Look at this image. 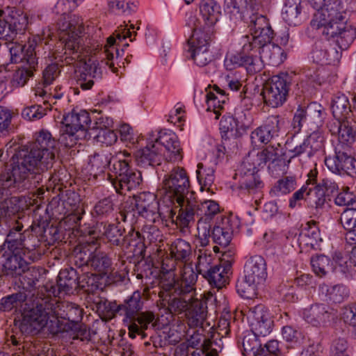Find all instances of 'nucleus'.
Here are the masks:
<instances>
[{
    "label": "nucleus",
    "mask_w": 356,
    "mask_h": 356,
    "mask_svg": "<svg viewBox=\"0 0 356 356\" xmlns=\"http://www.w3.org/2000/svg\"><path fill=\"white\" fill-rule=\"evenodd\" d=\"M258 172L259 170H254V168L240 166L238 169L240 188L246 190L249 193H255L262 189L264 184Z\"/></svg>",
    "instance_id": "obj_29"
},
{
    "label": "nucleus",
    "mask_w": 356,
    "mask_h": 356,
    "mask_svg": "<svg viewBox=\"0 0 356 356\" xmlns=\"http://www.w3.org/2000/svg\"><path fill=\"white\" fill-rule=\"evenodd\" d=\"M61 122L59 140L65 147H72L79 139L86 136L91 120L86 111L72 110L63 115Z\"/></svg>",
    "instance_id": "obj_5"
},
{
    "label": "nucleus",
    "mask_w": 356,
    "mask_h": 356,
    "mask_svg": "<svg viewBox=\"0 0 356 356\" xmlns=\"http://www.w3.org/2000/svg\"><path fill=\"white\" fill-rule=\"evenodd\" d=\"M334 20H347L346 9L340 0H328L324 7L314 15L310 26L313 29L318 30L322 22Z\"/></svg>",
    "instance_id": "obj_12"
},
{
    "label": "nucleus",
    "mask_w": 356,
    "mask_h": 356,
    "mask_svg": "<svg viewBox=\"0 0 356 356\" xmlns=\"http://www.w3.org/2000/svg\"><path fill=\"white\" fill-rule=\"evenodd\" d=\"M318 30L327 39L336 38V43L341 50L347 49L356 37L355 29L347 24V20L322 22Z\"/></svg>",
    "instance_id": "obj_11"
},
{
    "label": "nucleus",
    "mask_w": 356,
    "mask_h": 356,
    "mask_svg": "<svg viewBox=\"0 0 356 356\" xmlns=\"http://www.w3.org/2000/svg\"><path fill=\"white\" fill-rule=\"evenodd\" d=\"M311 264L314 273L319 277L325 276L330 269V260L325 255L313 257Z\"/></svg>",
    "instance_id": "obj_56"
},
{
    "label": "nucleus",
    "mask_w": 356,
    "mask_h": 356,
    "mask_svg": "<svg viewBox=\"0 0 356 356\" xmlns=\"http://www.w3.org/2000/svg\"><path fill=\"white\" fill-rule=\"evenodd\" d=\"M257 4L254 0H225V10L235 22L246 17Z\"/></svg>",
    "instance_id": "obj_31"
},
{
    "label": "nucleus",
    "mask_w": 356,
    "mask_h": 356,
    "mask_svg": "<svg viewBox=\"0 0 356 356\" xmlns=\"http://www.w3.org/2000/svg\"><path fill=\"white\" fill-rule=\"evenodd\" d=\"M215 29L205 28L204 26L195 23L192 35L188 40V48L208 47Z\"/></svg>",
    "instance_id": "obj_34"
},
{
    "label": "nucleus",
    "mask_w": 356,
    "mask_h": 356,
    "mask_svg": "<svg viewBox=\"0 0 356 356\" xmlns=\"http://www.w3.org/2000/svg\"><path fill=\"white\" fill-rule=\"evenodd\" d=\"M142 294L140 291H136L124 304L118 305L114 310V315L124 316V321H131L142 309L143 302L141 300Z\"/></svg>",
    "instance_id": "obj_27"
},
{
    "label": "nucleus",
    "mask_w": 356,
    "mask_h": 356,
    "mask_svg": "<svg viewBox=\"0 0 356 356\" xmlns=\"http://www.w3.org/2000/svg\"><path fill=\"white\" fill-rule=\"evenodd\" d=\"M249 50L243 49L240 52H228L226 54L224 65L227 70H233L239 67H245L249 73H256L260 71L262 64L260 63L257 57L252 55L246 54L245 52Z\"/></svg>",
    "instance_id": "obj_15"
},
{
    "label": "nucleus",
    "mask_w": 356,
    "mask_h": 356,
    "mask_svg": "<svg viewBox=\"0 0 356 356\" xmlns=\"http://www.w3.org/2000/svg\"><path fill=\"white\" fill-rule=\"evenodd\" d=\"M127 26H120L113 35L107 38L104 51L92 54L89 48L82 44L81 35L83 31V22L81 18L73 15L69 20L59 24L60 40L65 44V54L70 55L65 58V63L74 65L79 69L80 74L77 76L76 83L81 89H90L95 84V79L100 76L102 67L99 60L113 72H117L115 63L120 56L117 46L127 38L134 41L137 35L135 29H140L134 24H130L129 28Z\"/></svg>",
    "instance_id": "obj_1"
},
{
    "label": "nucleus",
    "mask_w": 356,
    "mask_h": 356,
    "mask_svg": "<svg viewBox=\"0 0 356 356\" xmlns=\"http://www.w3.org/2000/svg\"><path fill=\"white\" fill-rule=\"evenodd\" d=\"M10 169L0 174V187L11 192L22 191L36 186L42 180L41 174L51 165L30 145L22 146L14 156Z\"/></svg>",
    "instance_id": "obj_2"
},
{
    "label": "nucleus",
    "mask_w": 356,
    "mask_h": 356,
    "mask_svg": "<svg viewBox=\"0 0 356 356\" xmlns=\"http://www.w3.org/2000/svg\"><path fill=\"white\" fill-rule=\"evenodd\" d=\"M259 7V4H254L252 13L250 12L246 17L241 19L248 24L252 36V40L244 44V50H254L258 44L270 42L273 38V31L267 18L257 13Z\"/></svg>",
    "instance_id": "obj_8"
},
{
    "label": "nucleus",
    "mask_w": 356,
    "mask_h": 356,
    "mask_svg": "<svg viewBox=\"0 0 356 356\" xmlns=\"http://www.w3.org/2000/svg\"><path fill=\"white\" fill-rule=\"evenodd\" d=\"M335 316L334 309L323 304H315L303 312V318L314 326H321L330 322Z\"/></svg>",
    "instance_id": "obj_23"
},
{
    "label": "nucleus",
    "mask_w": 356,
    "mask_h": 356,
    "mask_svg": "<svg viewBox=\"0 0 356 356\" xmlns=\"http://www.w3.org/2000/svg\"><path fill=\"white\" fill-rule=\"evenodd\" d=\"M232 275V264L229 261H222L215 264L203 277L209 284L217 289H221L229 283Z\"/></svg>",
    "instance_id": "obj_20"
},
{
    "label": "nucleus",
    "mask_w": 356,
    "mask_h": 356,
    "mask_svg": "<svg viewBox=\"0 0 356 356\" xmlns=\"http://www.w3.org/2000/svg\"><path fill=\"white\" fill-rule=\"evenodd\" d=\"M104 235L108 241L114 245H119L122 241V231L116 225L110 224L104 227Z\"/></svg>",
    "instance_id": "obj_63"
},
{
    "label": "nucleus",
    "mask_w": 356,
    "mask_h": 356,
    "mask_svg": "<svg viewBox=\"0 0 356 356\" xmlns=\"http://www.w3.org/2000/svg\"><path fill=\"white\" fill-rule=\"evenodd\" d=\"M159 143L162 147L163 161L179 163L184 157L183 149L177 136L173 132H159Z\"/></svg>",
    "instance_id": "obj_17"
},
{
    "label": "nucleus",
    "mask_w": 356,
    "mask_h": 356,
    "mask_svg": "<svg viewBox=\"0 0 356 356\" xmlns=\"http://www.w3.org/2000/svg\"><path fill=\"white\" fill-rule=\"evenodd\" d=\"M305 140L309 149V157L312 156L323 147L324 137L320 132L314 131Z\"/></svg>",
    "instance_id": "obj_62"
},
{
    "label": "nucleus",
    "mask_w": 356,
    "mask_h": 356,
    "mask_svg": "<svg viewBox=\"0 0 356 356\" xmlns=\"http://www.w3.org/2000/svg\"><path fill=\"white\" fill-rule=\"evenodd\" d=\"M154 319L155 316L152 312H140L134 320L129 321V336L132 339H134L136 334L141 335L142 338L146 337L147 335L144 331L147 330L150 324L152 327H154L153 323Z\"/></svg>",
    "instance_id": "obj_32"
},
{
    "label": "nucleus",
    "mask_w": 356,
    "mask_h": 356,
    "mask_svg": "<svg viewBox=\"0 0 356 356\" xmlns=\"http://www.w3.org/2000/svg\"><path fill=\"white\" fill-rule=\"evenodd\" d=\"M255 49H259L260 54V63H266L272 66H278L282 64L286 58L284 50L277 44L271 43L270 41L264 44H258Z\"/></svg>",
    "instance_id": "obj_25"
},
{
    "label": "nucleus",
    "mask_w": 356,
    "mask_h": 356,
    "mask_svg": "<svg viewBox=\"0 0 356 356\" xmlns=\"http://www.w3.org/2000/svg\"><path fill=\"white\" fill-rule=\"evenodd\" d=\"M326 296L330 301L334 303H341L348 299L349 290L343 284H337L327 287Z\"/></svg>",
    "instance_id": "obj_53"
},
{
    "label": "nucleus",
    "mask_w": 356,
    "mask_h": 356,
    "mask_svg": "<svg viewBox=\"0 0 356 356\" xmlns=\"http://www.w3.org/2000/svg\"><path fill=\"white\" fill-rule=\"evenodd\" d=\"M280 145L277 144V147L269 145L260 151H250L244 158L241 166L258 170V168H264L267 162H270L268 170L273 175H279V171H282L280 168L284 167V161L280 159Z\"/></svg>",
    "instance_id": "obj_7"
},
{
    "label": "nucleus",
    "mask_w": 356,
    "mask_h": 356,
    "mask_svg": "<svg viewBox=\"0 0 356 356\" xmlns=\"http://www.w3.org/2000/svg\"><path fill=\"white\" fill-rule=\"evenodd\" d=\"M188 51L191 52L192 59L199 66H204L211 60L208 47L188 48Z\"/></svg>",
    "instance_id": "obj_61"
},
{
    "label": "nucleus",
    "mask_w": 356,
    "mask_h": 356,
    "mask_svg": "<svg viewBox=\"0 0 356 356\" xmlns=\"http://www.w3.org/2000/svg\"><path fill=\"white\" fill-rule=\"evenodd\" d=\"M327 127L332 135L337 136L339 143L341 145L348 147L355 141V131L346 120H331L327 124Z\"/></svg>",
    "instance_id": "obj_30"
},
{
    "label": "nucleus",
    "mask_w": 356,
    "mask_h": 356,
    "mask_svg": "<svg viewBox=\"0 0 356 356\" xmlns=\"http://www.w3.org/2000/svg\"><path fill=\"white\" fill-rule=\"evenodd\" d=\"M214 172L215 170L213 167L207 166L202 163H198L196 174L201 191L211 190L215 179Z\"/></svg>",
    "instance_id": "obj_42"
},
{
    "label": "nucleus",
    "mask_w": 356,
    "mask_h": 356,
    "mask_svg": "<svg viewBox=\"0 0 356 356\" xmlns=\"http://www.w3.org/2000/svg\"><path fill=\"white\" fill-rule=\"evenodd\" d=\"M160 289L161 291L159 293V296L161 298V305L165 307L167 304L168 310L170 314H179L184 311L186 312L189 305V302H191V300L196 296H191V298H190L189 296H181L172 292H165L163 296H161L163 293L162 289Z\"/></svg>",
    "instance_id": "obj_28"
},
{
    "label": "nucleus",
    "mask_w": 356,
    "mask_h": 356,
    "mask_svg": "<svg viewBox=\"0 0 356 356\" xmlns=\"http://www.w3.org/2000/svg\"><path fill=\"white\" fill-rule=\"evenodd\" d=\"M131 161V156L127 152H123L117 154L112 159V165L109 170L114 174V177L111 174H108V177L111 181V179H118L120 177L122 176L131 170L129 163Z\"/></svg>",
    "instance_id": "obj_36"
},
{
    "label": "nucleus",
    "mask_w": 356,
    "mask_h": 356,
    "mask_svg": "<svg viewBox=\"0 0 356 356\" xmlns=\"http://www.w3.org/2000/svg\"><path fill=\"white\" fill-rule=\"evenodd\" d=\"M259 285L257 283H251L248 279H245V275L241 280H238L236 282V288L238 293L244 298H252L255 295L256 286Z\"/></svg>",
    "instance_id": "obj_60"
},
{
    "label": "nucleus",
    "mask_w": 356,
    "mask_h": 356,
    "mask_svg": "<svg viewBox=\"0 0 356 356\" xmlns=\"http://www.w3.org/2000/svg\"><path fill=\"white\" fill-rule=\"evenodd\" d=\"M249 319L252 332L259 336L266 337L273 330V320L268 309L263 305H257L250 309Z\"/></svg>",
    "instance_id": "obj_13"
},
{
    "label": "nucleus",
    "mask_w": 356,
    "mask_h": 356,
    "mask_svg": "<svg viewBox=\"0 0 356 356\" xmlns=\"http://www.w3.org/2000/svg\"><path fill=\"white\" fill-rule=\"evenodd\" d=\"M264 102L273 108L282 106L288 96V90H261Z\"/></svg>",
    "instance_id": "obj_48"
},
{
    "label": "nucleus",
    "mask_w": 356,
    "mask_h": 356,
    "mask_svg": "<svg viewBox=\"0 0 356 356\" xmlns=\"http://www.w3.org/2000/svg\"><path fill=\"white\" fill-rule=\"evenodd\" d=\"M112 262L105 252L95 250L91 260V267L101 274L106 275L111 270Z\"/></svg>",
    "instance_id": "obj_46"
},
{
    "label": "nucleus",
    "mask_w": 356,
    "mask_h": 356,
    "mask_svg": "<svg viewBox=\"0 0 356 356\" xmlns=\"http://www.w3.org/2000/svg\"><path fill=\"white\" fill-rule=\"evenodd\" d=\"M141 181L140 172L132 169L127 173L122 175L118 179H111V184L117 193L125 194L126 192L136 188Z\"/></svg>",
    "instance_id": "obj_33"
},
{
    "label": "nucleus",
    "mask_w": 356,
    "mask_h": 356,
    "mask_svg": "<svg viewBox=\"0 0 356 356\" xmlns=\"http://www.w3.org/2000/svg\"><path fill=\"white\" fill-rule=\"evenodd\" d=\"M200 18L197 24L205 28H213L218 22L221 15L220 6L214 0H202L200 6Z\"/></svg>",
    "instance_id": "obj_26"
},
{
    "label": "nucleus",
    "mask_w": 356,
    "mask_h": 356,
    "mask_svg": "<svg viewBox=\"0 0 356 356\" xmlns=\"http://www.w3.org/2000/svg\"><path fill=\"white\" fill-rule=\"evenodd\" d=\"M293 76L287 72H281L270 78L263 89H288L292 86Z\"/></svg>",
    "instance_id": "obj_43"
},
{
    "label": "nucleus",
    "mask_w": 356,
    "mask_h": 356,
    "mask_svg": "<svg viewBox=\"0 0 356 356\" xmlns=\"http://www.w3.org/2000/svg\"><path fill=\"white\" fill-rule=\"evenodd\" d=\"M26 300V295L24 293H16L6 297L0 300V310L9 312L13 309H17L22 306V304Z\"/></svg>",
    "instance_id": "obj_49"
},
{
    "label": "nucleus",
    "mask_w": 356,
    "mask_h": 356,
    "mask_svg": "<svg viewBox=\"0 0 356 356\" xmlns=\"http://www.w3.org/2000/svg\"><path fill=\"white\" fill-rule=\"evenodd\" d=\"M135 206L138 214L150 221H154L159 213V203L154 193L143 192L135 197Z\"/></svg>",
    "instance_id": "obj_21"
},
{
    "label": "nucleus",
    "mask_w": 356,
    "mask_h": 356,
    "mask_svg": "<svg viewBox=\"0 0 356 356\" xmlns=\"http://www.w3.org/2000/svg\"><path fill=\"white\" fill-rule=\"evenodd\" d=\"M215 258L211 252L199 250L196 269L198 273L204 275L213 266Z\"/></svg>",
    "instance_id": "obj_50"
},
{
    "label": "nucleus",
    "mask_w": 356,
    "mask_h": 356,
    "mask_svg": "<svg viewBox=\"0 0 356 356\" xmlns=\"http://www.w3.org/2000/svg\"><path fill=\"white\" fill-rule=\"evenodd\" d=\"M213 225V220L208 217L200 216L197 223V237L200 241L202 246H206L209 243V238L211 236L210 231Z\"/></svg>",
    "instance_id": "obj_51"
},
{
    "label": "nucleus",
    "mask_w": 356,
    "mask_h": 356,
    "mask_svg": "<svg viewBox=\"0 0 356 356\" xmlns=\"http://www.w3.org/2000/svg\"><path fill=\"white\" fill-rule=\"evenodd\" d=\"M354 159L340 149L339 145L336 147L335 154L325 159V164L327 168L335 174L348 172L353 170L354 166Z\"/></svg>",
    "instance_id": "obj_22"
},
{
    "label": "nucleus",
    "mask_w": 356,
    "mask_h": 356,
    "mask_svg": "<svg viewBox=\"0 0 356 356\" xmlns=\"http://www.w3.org/2000/svg\"><path fill=\"white\" fill-rule=\"evenodd\" d=\"M77 280V273L74 268L61 270L57 280V295L61 296L71 293L78 286Z\"/></svg>",
    "instance_id": "obj_35"
},
{
    "label": "nucleus",
    "mask_w": 356,
    "mask_h": 356,
    "mask_svg": "<svg viewBox=\"0 0 356 356\" xmlns=\"http://www.w3.org/2000/svg\"><path fill=\"white\" fill-rule=\"evenodd\" d=\"M159 143V136L149 142L145 147L138 149L135 154L138 165L142 168L156 166L163 161L162 147Z\"/></svg>",
    "instance_id": "obj_16"
},
{
    "label": "nucleus",
    "mask_w": 356,
    "mask_h": 356,
    "mask_svg": "<svg viewBox=\"0 0 356 356\" xmlns=\"http://www.w3.org/2000/svg\"><path fill=\"white\" fill-rule=\"evenodd\" d=\"M193 195L194 193L191 192L189 200H186L184 205H181L176 218V224L181 228L182 232H185V229L188 228L190 224L194 222L195 216L208 217L213 220L220 212V206L216 202L207 200L198 204Z\"/></svg>",
    "instance_id": "obj_6"
},
{
    "label": "nucleus",
    "mask_w": 356,
    "mask_h": 356,
    "mask_svg": "<svg viewBox=\"0 0 356 356\" xmlns=\"http://www.w3.org/2000/svg\"><path fill=\"white\" fill-rule=\"evenodd\" d=\"M244 275L251 283L263 284L267 277L264 259L259 255L251 257L245 264Z\"/></svg>",
    "instance_id": "obj_19"
},
{
    "label": "nucleus",
    "mask_w": 356,
    "mask_h": 356,
    "mask_svg": "<svg viewBox=\"0 0 356 356\" xmlns=\"http://www.w3.org/2000/svg\"><path fill=\"white\" fill-rule=\"evenodd\" d=\"M301 0H286L282 9V18L289 24L296 26L300 23L302 11Z\"/></svg>",
    "instance_id": "obj_38"
},
{
    "label": "nucleus",
    "mask_w": 356,
    "mask_h": 356,
    "mask_svg": "<svg viewBox=\"0 0 356 356\" xmlns=\"http://www.w3.org/2000/svg\"><path fill=\"white\" fill-rule=\"evenodd\" d=\"M112 159L111 154H95L90 159V174L95 179L103 175L106 169L110 166Z\"/></svg>",
    "instance_id": "obj_41"
},
{
    "label": "nucleus",
    "mask_w": 356,
    "mask_h": 356,
    "mask_svg": "<svg viewBox=\"0 0 356 356\" xmlns=\"http://www.w3.org/2000/svg\"><path fill=\"white\" fill-rule=\"evenodd\" d=\"M93 252H94L88 248V245H79L76 247L74 250V257L76 265L79 267L85 265L91 266Z\"/></svg>",
    "instance_id": "obj_55"
},
{
    "label": "nucleus",
    "mask_w": 356,
    "mask_h": 356,
    "mask_svg": "<svg viewBox=\"0 0 356 356\" xmlns=\"http://www.w3.org/2000/svg\"><path fill=\"white\" fill-rule=\"evenodd\" d=\"M22 200L18 197H11L0 202V220L10 218L17 214L21 209Z\"/></svg>",
    "instance_id": "obj_44"
},
{
    "label": "nucleus",
    "mask_w": 356,
    "mask_h": 356,
    "mask_svg": "<svg viewBox=\"0 0 356 356\" xmlns=\"http://www.w3.org/2000/svg\"><path fill=\"white\" fill-rule=\"evenodd\" d=\"M340 222L345 229L356 227V209H345L340 216Z\"/></svg>",
    "instance_id": "obj_64"
},
{
    "label": "nucleus",
    "mask_w": 356,
    "mask_h": 356,
    "mask_svg": "<svg viewBox=\"0 0 356 356\" xmlns=\"http://www.w3.org/2000/svg\"><path fill=\"white\" fill-rule=\"evenodd\" d=\"M165 188L171 193L179 209L186 200H189L190 181L188 174L184 168L177 166L165 176L163 179Z\"/></svg>",
    "instance_id": "obj_10"
},
{
    "label": "nucleus",
    "mask_w": 356,
    "mask_h": 356,
    "mask_svg": "<svg viewBox=\"0 0 356 356\" xmlns=\"http://www.w3.org/2000/svg\"><path fill=\"white\" fill-rule=\"evenodd\" d=\"M296 185V178L293 177H285L279 179L270 191V195L273 197H278L286 195L293 191Z\"/></svg>",
    "instance_id": "obj_47"
},
{
    "label": "nucleus",
    "mask_w": 356,
    "mask_h": 356,
    "mask_svg": "<svg viewBox=\"0 0 356 356\" xmlns=\"http://www.w3.org/2000/svg\"><path fill=\"white\" fill-rule=\"evenodd\" d=\"M308 120L312 123H321L325 114L323 106L316 102H311L306 108Z\"/></svg>",
    "instance_id": "obj_59"
},
{
    "label": "nucleus",
    "mask_w": 356,
    "mask_h": 356,
    "mask_svg": "<svg viewBox=\"0 0 356 356\" xmlns=\"http://www.w3.org/2000/svg\"><path fill=\"white\" fill-rule=\"evenodd\" d=\"M316 176L317 172L316 170H311L309 172L306 185L302 186L300 189L295 192L289 200L290 207L294 208L296 205V202L302 199H305L308 202L309 195L311 193V188H309L308 186L316 184Z\"/></svg>",
    "instance_id": "obj_45"
},
{
    "label": "nucleus",
    "mask_w": 356,
    "mask_h": 356,
    "mask_svg": "<svg viewBox=\"0 0 356 356\" xmlns=\"http://www.w3.org/2000/svg\"><path fill=\"white\" fill-rule=\"evenodd\" d=\"M36 44L34 41H29L28 44H23L18 42L10 43L9 51L12 63H23L24 65L36 69L38 67V58L36 56Z\"/></svg>",
    "instance_id": "obj_14"
},
{
    "label": "nucleus",
    "mask_w": 356,
    "mask_h": 356,
    "mask_svg": "<svg viewBox=\"0 0 356 356\" xmlns=\"http://www.w3.org/2000/svg\"><path fill=\"white\" fill-rule=\"evenodd\" d=\"M82 317V309L74 303L57 302L55 299L43 300L38 302L35 307L24 312L22 319L15 322V326L22 334H32L38 332L48 322L54 323L62 318L78 323Z\"/></svg>",
    "instance_id": "obj_3"
},
{
    "label": "nucleus",
    "mask_w": 356,
    "mask_h": 356,
    "mask_svg": "<svg viewBox=\"0 0 356 356\" xmlns=\"http://www.w3.org/2000/svg\"><path fill=\"white\" fill-rule=\"evenodd\" d=\"M326 197L327 195L323 189L319 188L318 185L316 184L314 188H311L308 202L316 209H322L326 203Z\"/></svg>",
    "instance_id": "obj_58"
},
{
    "label": "nucleus",
    "mask_w": 356,
    "mask_h": 356,
    "mask_svg": "<svg viewBox=\"0 0 356 356\" xmlns=\"http://www.w3.org/2000/svg\"><path fill=\"white\" fill-rule=\"evenodd\" d=\"M170 254L175 260L186 264L192 252L191 244L181 238L173 241L170 248Z\"/></svg>",
    "instance_id": "obj_40"
},
{
    "label": "nucleus",
    "mask_w": 356,
    "mask_h": 356,
    "mask_svg": "<svg viewBox=\"0 0 356 356\" xmlns=\"http://www.w3.org/2000/svg\"><path fill=\"white\" fill-rule=\"evenodd\" d=\"M12 30L14 31L16 37L19 35H24L25 31L28 27V16L26 14L21 13H16L12 15L9 19L7 21Z\"/></svg>",
    "instance_id": "obj_54"
},
{
    "label": "nucleus",
    "mask_w": 356,
    "mask_h": 356,
    "mask_svg": "<svg viewBox=\"0 0 356 356\" xmlns=\"http://www.w3.org/2000/svg\"><path fill=\"white\" fill-rule=\"evenodd\" d=\"M180 280H175L174 275L169 276L168 278H161L160 281V288L162 289V294L165 292L174 293L181 296H196L195 284L197 279V275L194 271L191 264H183L180 271Z\"/></svg>",
    "instance_id": "obj_9"
},
{
    "label": "nucleus",
    "mask_w": 356,
    "mask_h": 356,
    "mask_svg": "<svg viewBox=\"0 0 356 356\" xmlns=\"http://www.w3.org/2000/svg\"><path fill=\"white\" fill-rule=\"evenodd\" d=\"M307 227L300 233V240L305 242L306 245H314L318 241H321L318 228L316 226V222H309Z\"/></svg>",
    "instance_id": "obj_52"
},
{
    "label": "nucleus",
    "mask_w": 356,
    "mask_h": 356,
    "mask_svg": "<svg viewBox=\"0 0 356 356\" xmlns=\"http://www.w3.org/2000/svg\"><path fill=\"white\" fill-rule=\"evenodd\" d=\"M207 316V306L206 300L196 296L186 310V323L190 327H200L204 328V323Z\"/></svg>",
    "instance_id": "obj_18"
},
{
    "label": "nucleus",
    "mask_w": 356,
    "mask_h": 356,
    "mask_svg": "<svg viewBox=\"0 0 356 356\" xmlns=\"http://www.w3.org/2000/svg\"><path fill=\"white\" fill-rule=\"evenodd\" d=\"M36 69H31L27 65H24L22 68L18 69L14 73L12 83L15 88L23 87L31 76L33 75V71Z\"/></svg>",
    "instance_id": "obj_57"
},
{
    "label": "nucleus",
    "mask_w": 356,
    "mask_h": 356,
    "mask_svg": "<svg viewBox=\"0 0 356 356\" xmlns=\"http://www.w3.org/2000/svg\"><path fill=\"white\" fill-rule=\"evenodd\" d=\"M211 236L215 243L222 247H227L232 236V230L229 224V220H223L222 225H215Z\"/></svg>",
    "instance_id": "obj_39"
},
{
    "label": "nucleus",
    "mask_w": 356,
    "mask_h": 356,
    "mask_svg": "<svg viewBox=\"0 0 356 356\" xmlns=\"http://www.w3.org/2000/svg\"><path fill=\"white\" fill-rule=\"evenodd\" d=\"M22 228V224L16 221L3 244L4 248L10 251L3 264V268L6 275L12 277L22 275L28 269V260L34 261L39 258L35 248L30 249L24 243V236L21 232Z\"/></svg>",
    "instance_id": "obj_4"
},
{
    "label": "nucleus",
    "mask_w": 356,
    "mask_h": 356,
    "mask_svg": "<svg viewBox=\"0 0 356 356\" xmlns=\"http://www.w3.org/2000/svg\"><path fill=\"white\" fill-rule=\"evenodd\" d=\"M331 108L333 120H346L350 113L348 97L343 93L337 92L332 99Z\"/></svg>",
    "instance_id": "obj_37"
},
{
    "label": "nucleus",
    "mask_w": 356,
    "mask_h": 356,
    "mask_svg": "<svg viewBox=\"0 0 356 356\" xmlns=\"http://www.w3.org/2000/svg\"><path fill=\"white\" fill-rule=\"evenodd\" d=\"M56 142L52 138L50 132L42 130L38 134L35 140L29 143L33 149L42 156L44 160H47L51 165L55 157L54 149Z\"/></svg>",
    "instance_id": "obj_24"
}]
</instances>
